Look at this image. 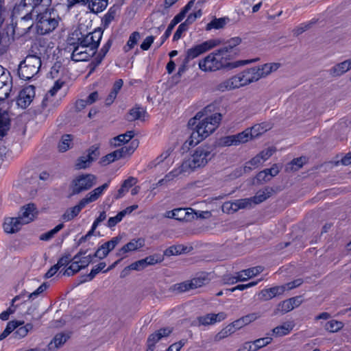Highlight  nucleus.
I'll return each instance as SVG.
<instances>
[{
  "instance_id": "obj_1",
  "label": "nucleus",
  "mask_w": 351,
  "mask_h": 351,
  "mask_svg": "<svg viewBox=\"0 0 351 351\" xmlns=\"http://www.w3.org/2000/svg\"><path fill=\"white\" fill-rule=\"evenodd\" d=\"M204 115L202 112H198L195 116L189 121V127L195 126L189 138L184 142V146L189 149L207 138L218 128L221 120L220 113H215L201 120Z\"/></svg>"
},
{
  "instance_id": "obj_2",
  "label": "nucleus",
  "mask_w": 351,
  "mask_h": 351,
  "mask_svg": "<svg viewBox=\"0 0 351 351\" xmlns=\"http://www.w3.org/2000/svg\"><path fill=\"white\" fill-rule=\"evenodd\" d=\"M259 60L258 58L245 60H238L236 62H230V58L225 56L219 49L209 53L204 59L199 60V68L203 71H216L218 70L227 69H232L239 67L247 64L256 62Z\"/></svg>"
},
{
  "instance_id": "obj_3",
  "label": "nucleus",
  "mask_w": 351,
  "mask_h": 351,
  "mask_svg": "<svg viewBox=\"0 0 351 351\" xmlns=\"http://www.w3.org/2000/svg\"><path fill=\"white\" fill-rule=\"evenodd\" d=\"M215 155V147L211 145H202L196 148L191 157L182 162L183 168L188 173L197 168L204 167Z\"/></svg>"
},
{
  "instance_id": "obj_4",
  "label": "nucleus",
  "mask_w": 351,
  "mask_h": 351,
  "mask_svg": "<svg viewBox=\"0 0 351 351\" xmlns=\"http://www.w3.org/2000/svg\"><path fill=\"white\" fill-rule=\"evenodd\" d=\"M40 66V58L36 55H29L19 65V76L21 80H29L38 73Z\"/></svg>"
},
{
  "instance_id": "obj_5",
  "label": "nucleus",
  "mask_w": 351,
  "mask_h": 351,
  "mask_svg": "<svg viewBox=\"0 0 351 351\" xmlns=\"http://www.w3.org/2000/svg\"><path fill=\"white\" fill-rule=\"evenodd\" d=\"M97 183V177L91 173L81 174L75 177L70 184L71 195L88 191Z\"/></svg>"
},
{
  "instance_id": "obj_6",
  "label": "nucleus",
  "mask_w": 351,
  "mask_h": 351,
  "mask_svg": "<svg viewBox=\"0 0 351 351\" xmlns=\"http://www.w3.org/2000/svg\"><path fill=\"white\" fill-rule=\"evenodd\" d=\"M36 13H38L36 12ZM36 28L39 34L44 35L54 30L58 25L54 14L46 10L36 14Z\"/></svg>"
},
{
  "instance_id": "obj_7",
  "label": "nucleus",
  "mask_w": 351,
  "mask_h": 351,
  "mask_svg": "<svg viewBox=\"0 0 351 351\" xmlns=\"http://www.w3.org/2000/svg\"><path fill=\"white\" fill-rule=\"evenodd\" d=\"M99 145L95 144L90 146L86 152V154L77 158L75 163L76 169H85L91 165L93 162L97 160L100 156Z\"/></svg>"
},
{
  "instance_id": "obj_8",
  "label": "nucleus",
  "mask_w": 351,
  "mask_h": 351,
  "mask_svg": "<svg viewBox=\"0 0 351 351\" xmlns=\"http://www.w3.org/2000/svg\"><path fill=\"white\" fill-rule=\"evenodd\" d=\"M220 43L221 42L219 40L211 39L197 45L186 50L184 58L190 62L191 60L197 58L201 54L219 45Z\"/></svg>"
},
{
  "instance_id": "obj_9",
  "label": "nucleus",
  "mask_w": 351,
  "mask_h": 351,
  "mask_svg": "<svg viewBox=\"0 0 351 351\" xmlns=\"http://www.w3.org/2000/svg\"><path fill=\"white\" fill-rule=\"evenodd\" d=\"M102 35L103 31L101 28L99 27L85 36L82 35L81 37L77 38V41L80 45H83L86 48L91 49L92 51H93L95 53L102 38Z\"/></svg>"
},
{
  "instance_id": "obj_10",
  "label": "nucleus",
  "mask_w": 351,
  "mask_h": 351,
  "mask_svg": "<svg viewBox=\"0 0 351 351\" xmlns=\"http://www.w3.org/2000/svg\"><path fill=\"white\" fill-rule=\"evenodd\" d=\"M250 84L245 78V75L243 71L238 73L237 75L219 83L217 86V90L224 92L232 89L237 88L241 86Z\"/></svg>"
},
{
  "instance_id": "obj_11",
  "label": "nucleus",
  "mask_w": 351,
  "mask_h": 351,
  "mask_svg": "<svg viewBox=\"0 0 351 351\" xmlns=\"http://www.w3.org/2000/svg\"><path fill=\"white\" fill-rule=\"evenodd\" d=\"M14 15H21V19L16 23L14 31H20L21 34H25L29 32V29L34 25L33 22V13L29 12V10H23V12L20 14H14Z\"/></svg>"
},
{
  "instance_id": "obj_12",
  "label": "nucleus",
  "mask_w": 351,
  "mask_h": 351,
  "mask_svg": "<svg viewBox=\"0 0 351 351\" xmlns=\"http://www.w3.org/2000/svg\"><path fill=\"white\" fill-rule=\"evenodd\" d=\"M71 45L73 47L71 58L74 62L86 61L95 54L93 51H92L91 49L80 45L78 41L77 43H73Z\"/></svg>"
},
{
  "instance_id": "obj_13",
  "label": "nucleus",
  "mask_w": 351,
  "mask_h": 351,
  "mask_svg": "<svg viewBox=\"0 0 351 351\" xmlns=\"http://www.w3.org/2000/svg\"><path fill=\"white\" fill-rule=\"evenodd\" d=\"M172 332V329L167 327L162 328L149 335L147 339V350L154 351L155 345L162 337H168Z\"/></svg>"
},
{
  "instance_id": "obj_14",
  "label": "nucleus",
  "mask_w": 351,
  "mask_h": 351,
  "mask_svg": "<svg viewBox=\"0 0 351 351\" xmlns=\"http://www.w3.org/2000/svg\"><path fill=\"white\" fill-rule=\"evenodd\" d=\"M121 240V237H113L111 240L102 244L93 255L99 259L106 258L110 252L113 250Z\"/></svg>"
},
{
  "instance_id": "obj_15",
  "label": "nucleus",
  "mask_w": 351,
  "mask_h": 351,
  "mask_svg": "<svg viewBox=\"0 0 351 351\" xmlns=\"http://www.w3.org/2000/svg\"><path fill=\"white\" fill-rule=\"evenodd\" d=\"M35 96V88L32 85H29L19 92L17 104L22 108H26L32 101Z\"/></svg>"
},
{
  "instance_id": "obj_16",
  "label": "nucleus",
  "mask_w": 351,
  "mask_h": 351,
  "mask_svg": "<svg viewBox=\"0 0 351 351\" xmlns=\"http://www.w3.org/2000/svg\"><path fill=\"white\" fill-rule=\"evenodd\" d=\"M241 41L240 37L232 38L227 40L225 45L219 49L225 56H228L230 60L239 54V51L236 49V47L241 44Z\"/></svg>"
},
{
  "instance_id": "obj_17",
  "label": "nucleus",
  "mask_w": 351,
  "mask_h": 351,
  "mask_svg": "<svg viewBox=\"0 0 351 351\" xmlns=\"http://www.w3.org/2000/svg\"><path fill=\"white\" fill-rule=\"evenodd\" d=\"M263 271V267L262 266H256L252 268H249L247 269L242 270L240 272L237 274L235 278H232V281L228 282L230 284H234L239 281H245L247 279L256 276L257 274L261 273Z\"/></svg>"
},
{
  "instance_id": "obj_18",
  "label": "nucleus",
  "mask_w": 351,
  "mask_h": 351,
  "mask_svg": "<svg viewBox=\"0 0 351 351\" xmlns=\"http://www.w3.org/2000/svg\"><path fill=\"white\" fill-rule=\"evenodd\" d=\"M36 206L34 204H28L21 208L18 218L22 224H27L34 220L36 215Z\"/></svg>"
},
{
  "instance_id": "obj_19",
  "label": "nucleus",
  "mask_w": 351,
  "mask_h": 351,
  "mask_svg": "<svg viewBox=\"0 0 351 351\" xmlns=\"http://www.w3.org/2000/svg\"><path fill=\"white\" fill-rule=\"evenodd\" d=\"M226 314L224 312L215 313H208L203 316L197 317L199 325L209 326L218 322L224 320L226 318Z\"/></svg>"
},
{
  "instance_id": "obj_20",
  "label": "nucleus",
  "mask_w": 351,
  "mask_h": 351,
  "mask_svg": "<svg viewBox=\"0 0 351 351\" xmlns=\"http://www.w3.org/2000/svg\"><path fill=\"white\" fill-rule=\"evenodd\" d=\"M285 291V286H276L262 290L260 292L258 296L260 300L267 301L272 299L276 296L282 294Z\"/></svg>"
},
{
  "instance_id": "obj_21",
  "label": "nucleus",
  "mask_w": 351,
  "mask_h": 351,
  "mask_svg": "<svg viewBox=\"0 0 351 351\" xmlns=\"http://www.w3.org/2000/svg\"><path fill=\"white\" fill-rule=\"evenodd\" d=\"M43 0H23L19 5H16L13 10L14 14H20L23 10H29L34 13L36 6L40 5Z\"/></svg>"
},
{
  "instance_id": "obj_22",
  "label": "nucleus",
  "mask_w": 351,
  "mask_h": 351,
  "mask_svg": "<svg viewBox=\"0 0 351 351\" xmlns=\"http://www.w3.org/2000/svg\"><path fill=\"white\" fill-rule=\"evenodd\" d=\"M351 69V58L346 60L333 66L329 70V74L332 77H340Z\"/></svg>"
},
{
  "instance_id": "obj_23",
  "label": "nucleus",
  "mask_w": 351,
  "mask_h": 351,
  "mask_svg": "<svg viewBox=\"0 0 351 351\" xmlns=\"http://www.w3.org/2000/svg\"><path fill=\"white\" fill-rule=\"evenodd\" d=\"M86 205L87 204L84 202V200L82 199L76 206L66 209L64 213L62 215V219L65 221H71L79 215L82 208H84Z\"/></svg>"
},
{
  "instance_id": "obj_24",
  "label": "nucleus",
  "mask_w": 351,
  "mask_h": 351,
  "mask_svg": "<svg viewBox=\"0 0 351 351\" xmlns=\"http://www.w3.org/2000/svg\"><path fill=\"white\" fill-rule=\"evenodd\" d=\"M144 245V240L142 239H133L130 241L129 243L123 245L121 248L119 250L117 253V256H121L123 254L136 250Z\"/></svg>"
},
{
  "instance_id": "obj_25",
  "label": "nucleus",
  "mask_w": 351,
  "mask_h": 351,
  "mask_svg": "<svg viewBox=\"0 0 351 351\" xmlns=\"http://www.w3.org/2000/svg\"><path fill=\"white\" fill-rule=\"evenodd\" d=\"M22 225L21 219L18 217H9L5 219L3 229L6 233L13 234L18 232Z\"/></svg>"
},
{
  "instance_id": "obj_26",
  "label": "nucleus",
  "mask_w": 351,
  "mask_h": 351,
  "mask_svg": "<svg viewBox=\"0 0 351 351\" xmlns=\"http://www.w3.org/2000/svg\"><path fill=\"white\" fill-rule=\"evenodd\" d=\"M279 171V167L276 164H274L271 168L265 169L263 171H260L257 174L256 178L258 181L267 182L270 180L271 177H274L278 174Z\"/></svg>"
},
{
  "instance_id": "obj_27",
  "label": "nucleus",
  "mask_w": 351,
  "mask_h": 351,
  "mask_svg": "<svg viewBox=\"0 0 351 351\" xmlns=\"http://www.w3.org/2000/svg\"><path fill=\"white\" fill-rule=\"evenodd\" d=\"M108 183H104L103 185L95 188L94 190L89 192L84 198V202L86 204H88L91 202H93L99 199V197L102 195L104 190H106L108 187Z\"/></svg>"
},
{
  "instance_id": "obj_28",
  "label": "nucleus",
  "mask_w": 351,
  "mask_h": 351,
  "mask_svg": "<svg viewBox=\"0 0 351 351\" xmlns=\"http://www.w3.org/2000/svg\"><path fill=\"white\" fill-rule=\"evenodd\" d=\"M185 16H186V13H184V12L181 10V12L179 14H178L176 16H174V18L171 20V21L169 24L167 29H166L164 35L162 37V40L161 44H162L170 36V35L172 32V30L173 29L175 26L178 23L181 22L184 19Z\"/></svg>"
},
{
  "instance_id": "obj_29",
  "label": "nucleus",
  "mask_w": 351,
  "mask_h": 351,
  "mask_svg": "<svg viewBox=\"0 0 351 351\" xmlns=\"http://www.w3.org/2000/svg\"><path fill=\"white\" fill-rule=\"evenodd\" d=\"M186 173H188V171L186 168H183V163H182L178 168L173 169L168 174H167L164 178L160 180L158 182L157 185L162 186V184L173 180L175 178L179 176L180 175L184 174Z\"/></svg>"
},
{
  "instance_id": "obj_30",
  "label": "nucleus",
  "mask_w": 351,
  "mask_h": 351,
  "mask_svg": "<svg viewBox=\"0 0 351 351\" xmlns=\"http://www.w3.org/2000/svg\"><path fill=\"white\" fill-rule=\"evenodd\" d=\"M274 192V191L272 188L267 186L263 190H259L256 195L251 198L252 202H253L254 204H260L269 198Z\"/></svg>"
},
{
  "instance_id": "obj_31",
  "label": "nucleus",
  "mask_w": 351,
  "mask_h": 351,
  "mask_svg": "<svg viewBox=\"0 0 351 351\" xmlns=\"http://www.w3.org/2000/svg\"><path fill=\"white\" fill-rule=\"evenodd\" d=\"M134 131L130 130L125 134H119L111 139L110 143L114 147H119L123 143L129 142L134 136Z\"/></svg>"
},
{
  "instance_id": "obj_32",
  "label": "nucleus",
  "mask_w": 351,
  "mask_h": 351,
  "mask_svg": "<svg viewBox=\"0 0 351 351\" xmlns=\"http://www.w3.org/2000/svg\"><path fill=\"white\" fill-rule=\"evenodd\" d=\"M280 66V64L276 62L266 63L261 66H257L258 68L260 79L266 77L272 72L277 71Z\"/></svg>"
},
{
  "instance_id": "obj_33",
  "label": "nucleus",
  "mask_w": 351,
  "mask_h": 351,
  "mask_svg": "<svg viewBox=\"0 0 351 351\" xmlns=\"http://www.w3.org/2000/svg\"><path fill=\"white\" fill-rule=\"evenodd\" d=\"M10 117L5 110L0 109V138L6 134L10 128Z\"/></svg>"
},
{
  "instance_id": "obj_34",
  "label": "nucleus",
  "mask_w": 351,
  "mask_h": 351,
  "mask_svg": "<svg viewBox=\"0 0 351 351\" xmlns=\"http://www.w3.org/2000/svg\"><path fill=\"white\" fill-rule=\"evenodd\" d=\"M138 182L137 178L134 177H129L128 179L125 180L122 183L121 188L118 190L117 195L115 196L116 199H119L125 194V193L128 192V190L134 184H136Z\"/></svg>"
},
{
  "instance_id": "obj_35",
  "label": "nucleus",
  "mask_w": 351,
  "mask_h": 351,
  "mask_svg": "<svg viewBox=\"0 0 351 351\" xmlns=\"http://www.w3.org/2000/svg\"><path fill=\"white\" fill-rule=\"evenodd\" d=\"M108 4V0H91L88 7L93 13H99L105 10Z\"/></svg>"
},
{
  "instance_id": "obj_36",
  "label": "nucleus",
  "mask_w": 351,
  "mask_h": 351,
  "mask_svg": "<svg viewBox=\"0 0 351 351\" xmlns=\"http://www.w3.org/2000/svg\"><path fill=\"white\" fill-rule=\"evenodd\" d=\"M138 143H139L138 140H134L130 143L129 145L124 146L120 149H118V151L120 154L121 158H125L128 156H129L132 154H133L136 149L138 147Z\"/></svg>"
},
{
  "instance_id": "obj_37",
  "label": "nucleus",
  "mask_w": 351,
  "mask_h": 351,
  "mask_svg": "<svg viewBox=\"0 0 351 351\" xmlns=\"http://www.w3.org/2000/svg\"><path fill=\"white\" fill-rule=\"evenodd\" d=\"M24 324V322L21 321H10L7 324V326L3 332L0 335V341L6 338L12 331H14L16 328L22 326Z\"/></svg>"
},
{
  "instance_id": "obj_38",
  "label": "nucleus",
  "mask_w": 351,
  "mask_h": 351,
  "mask_svg": "<svg viewBox=\"0 0 351 351\" xmlns=\"http://www.w3.org/2000/svg\"><path fill=\"white\" fill-rule=\"evenodd\" d=\"M117 9V7L114 5L112 6L102 18L101 25L104 26V29L107 28L110 23L114 19Z\"/></svg>"
},
{
  "instance_id": "obj_39",
  "label": "nucleus",
  "mask_w": 351,
  "mask_h": 351,
  "mask_svg": "<svg viewBox=\"0 0 351 351\" xmlns=\"http://www.w3.org/2000/svg\"><path fill=\"white\" fill-rule=\"evenodd\" d=\"M293 329V326L290 323H284L280 326L275 327L272 330V333L276 337H282L288 335Z\"/></svg>"
},
{
  "instance_id": "obj_40",
  "label": "nucleus",
  "mask_w": 351,
  "mask_h": 351,
  "mask_svg": "<svg viewBox=\"0 0 351 351\" xmlns=\"http://www.w3.org/2000/svg\"><path fill=\"white\" fill-rule=\"evenodd\" d=\"M244 74L245 75V78L248 81L249 84L252 82H257L260 80L258 68L257 66H254L247 69L243 71Z\"/></svg>"
},
{
  "instance_id": "obj_41",
  "label": "nucleus",
  "mask_w": 351,
  "mask_h": 351,
  "mask_svg": "<svg viewBox=\"0 0 351 351\" xmlns=\"http://www.w3.org/2000/svg\"><path fill=\"white\" fill-rule=\"evenodd\" d=\"M236 332V329L234 327L232 323L228 324L227 326L223 328L221 331H219L214 337L215 341H219L223 339L230 336Z\"/></svg>"
},
{
  "instance_id": "obj_42",
  "label": "nucleus",
  "mask_w": 351,
  "mask_h": 351,
  "mask_svg": "<svg viewBox=\"0 0 351 351\" xmlns=\"http://www.w3.org/2000/svg\"><path fill=\"white\" fill-rule=\"evenodd\" d=\"M227 21H228V18H214L210 23H208L206 26V30L210 31L212 29H219L223 27L226 24Z\"/></svg>"
},
{
  "instance_id": "obj_43",
  "label": "nucleus",
  "mask_w": 351,
  "mask_h": 351,
  "mask_svg": "<svg viewBox=\"0 0 351 351\" xmlns=\"http://www.w3.org/2000/svg\"><path fill=\"white\" fill-rule=\"evenodd\" d=\"M145 114L146 112L144 110L140 108H133L128 114L126 119L128 121H134L135 120L141 119Z\"/></svg>"
},
{
  "instance_id": "obj_44",
  "label": "nucleus",
  "mask_w": 351,
  "mask_h": 351,
  "mask_svg": "<svg viewBox=\"0 0 351 351\" xmlns=\"http://www.w3.org/2000/svg\"><path fill=\"white\" fill-rule=\"evenodd\" d=\"M69 338V336L63 333L57 334L49 344V348L51 350L53 348V345L54 346V348H58L62 345H63L67 339Z\"/></svg>"
},
{
  "instance_id": "obj_45",
  "label": "nucleus",
  "mask_w": 351,
  "mask_h": 351,
  "mask_svg": "<svg viewBox=\"0 0 351 351\" xmlns=\"http://www.w3.org/2000/svg\"><path fill=\"white\" fill-rule=\"evenodd\" d=\"M141 38L140 33L138 32H134L129 37L127 44L123 47V50L125 52L129 51L137 44L138 41Z\"/></svg>"
},
{
  "instance_id": "obj_46",
  "label": "nucleus",
  "mask_w": 351,
  "mask_h": 351,
  "mask_svg": "<svg viewBox=\"0 0 351 351\" xmlns=\"http://www.w3.org/2000/svg\"><path fill=\"white\" fill-rule=\"evenodd\" d=\"M190 214L185 208H177L171 211V217L179 221L189 220Z\"/></svg>"
},
{
  "instance_id": "obj_47",
  "label": "nucleus",
  "mask_w": 351,
  "mask_h": 351,
  "mask_svg": "<svg viewBox=\"0 0 351 351\" xmlns=\"http://www.w3.org/2000/svg\"><path fill=\"white\" fill-rule=\"evenodd\" d=\"M303 166V158L302 157L294 158L290 162L287 164L285 171H296Z\"/></svg>"
},
{
  "instance_id": "obj_48",
  "label": "nucleus",
  "mask_w": 351,
  "mask_h": 351,
  "mask_svg": "<svg viewBox=\"0 0 351 351\" xmlns=\"http://www.w3.org/2000/svg\"><path fill=\"white\" fill-rule=\"evenodd\" d=\"M33 325L32 324H27L25 326L18 327L16 330L14 332L13 335L15 339H20L25 337L29 331L32 330Z\"/></svg>"
},
{
  "instance_id": "obj_49",
  "label": "nucleus",
  "mask_w": 351,
  "mask_h": 351,
  "mask_svg": "<svg viewBox=\"0 0 351 351\" xmlns=\"http://www.w3.org/2000/svg\"><path fill=\"white\" fill-rule=\"evenodd\" d=\"M72 141L71 134H64L62 136L58 144V149L61 152H64L70 148V144Z\"/></svg>"
},
{
  "instance_id": "obj_50",
  "label": "nucleus",
  "mask_w": 351,
  "mask_h": 351,
  "mask_svg": "<svg viewBox=\"0 0 351 351\" xmlns=\"http://www.w3.org/2000/svg\"><path fill=\"white\" fill-rule=\"evenodd\" d=\"M343 327V324L341 322L337 320H330L326 323L324 328L330 332H335L341 330Z\"/></svg>"
},
{
  "instance_id": "obj_51",
  "label": "nucleus",
  "mask_w": 351,
  "mask_h": 351,
  "mask_svg": "<svg viewBox=\"0 0 351 351\" xmlns=\"http://www.w3.org/2000/svg\"><path fill=\"white\" fill-rule=\"evenodd\" d=\"M64 228L63 223H60L58 226H56L52 230L42 234L40 236V240L41 241H49L51 239H52L56 234H57L60 230H62Z\"/></svg>"
},
{
  "instance_id": "obj_52",
  "label": "nucleus",
  "mask_w": 351,
  "mask_h": 351,
  "mask_svg": "<svg viewBox=\"0 0 351 351\" xmlns=\"http://www.w3.org/2000/svg\"><path fill=\"white\" fill-rule=\"evenodd\" d=\"M71 265L64 271L62 274L64 276H73L83 269L80 263L74 261H71Z\"/></svg>"
},
{
  "instance_id": "obj_53",
  "label": "nucleus",
  "mask_w": 351,
  "mask_h": 351,
  "mask_svg": "<svg viewBox=\"0 0 351 351\" xmlns=\"http://www.w3.org/2000/svg\"><path fill=\"white\" fill-rule=\"evenodd\" d=\"M250 131H248L247 129L243 131L242 132H240L237 134L234 135V137H235V141L236 144L239 145L240 143H243L247 142L249 140L252 139L250 136Z\"/></svg>"
},
{
  "instance_id": "obj_54",
  "label": "nucleus",
  "mask_w": 351,
  "mask_h": 351,
  "mask_svg": "<svg viewBox=\"0 0 351 351\" xmlns=\"http://www.w3.org/2000/svg\"><path fill=\"white\" fill-rule=\"evenodd\" d=\"M163 260V256L158 254H155L154 255L147 256L143 259V263L145 264L146 267L148 265H155L158 263H161Z\"/></svg>"
},
{
  "instance_id": "obj_55",
  "label": "nucleus",
  "mask_w": 351,
  "mask_h": 351,
  "mask_svg": "<svg viewBox=\"0 0 351 351\" xmlns=\"http://www.w3.org/2000/svg\"><path fill=\"white\" fill-rule=\"evenodd\" d=\"M190 289H192V288L189 281L175 284L171 287V290L176 293H182Z\"/></svg>"
},
{
  "instance_id": "obj_56",
  "label": "nucleus",
  "mask_w": 351,
  "mask_h": 351,
  "mask_svg": "<svg viewBox=\"0 0 351 351\" xmlns=\"http://www.w3.org/2000/svg\"><path fill=\"white\" fill-rule=\"evenodd\" d=\"M185 248L182 245H173L164 251V256H170L173 255L180 254L184 251Z\"/></svg>"
},
{
  "instance_id": "obj_57",
  "label": "nucleus",
  "mask_w": 351,
  "mask_h": 351,
  "mask_svg": "<svg viewBox=\"0 0 351 351\" xmlns=\"http://www.w3.org/2000/svg\"><path fill=\"white\" fill-rule=\"evenodd\" d=\"M269 128H262V125H254L250 128H247L248 131H250V136L252 138H255L265 132Z\"/></svg>"
},
{
  "instance_id": "obj_58",
  "label": "nucleus",
  "mask_w": 351,
  "mask_h": 351,
  "mask_svg": "<svg viewBox=\"0 0 351 351\" xmlns=\"http://www.w3.org/2000/svg\"><path fill=\"white\" fill-rule=\"evenodd\" d=\"M271 341L272 338L269 337L256 339L254 341H252L254 345V350H256L257 351L258 349L269 344L271 342Z\"/></svg>"
},
{
  "instance_id": "obj_59",
  "label": "nucleus",
  "mask_w": 351,
  "mask_h": 351,
  "mask_svg": "<svg viewBox=\"0 0 351 351\" xmlns=\"http://www.w3.org/2000/svg\"><path fill=\"white\" fill-rule=\"evenodd\" d=\"M293 310V306L289 300H285L278 305L277 311L285 314Z\"/></svg>"
},
{
  "instance_id": "obj_60",
  "label": "nucleus",
  "mask_w": 351,
  "mask_h": 351,
  "mask_svg": "<svg viewBox=\"0 0 351 351\" xmlns=\"http://www.w3.org/2000/svg\"><path fill=\"white\" fill-rule=\"evenodd\" d=\"M190 282L192 289L200 287L205 285L207 282V278L204 277L194 278Z\"/></svg>"
},
{
  "instance_id": "obj_61",
  "label": "nucleus",
  "mask_w": 351,
  "mask_h": 351,
  "mask_svg": "<svg viewBox=\"0 0 351 351\" xmlns=\"http://www.w3.org/2000/svg\"><path fill=\"white\" fill-rule=\"evenodd\" d=\"M188 28L189 27L186 25V24H184L183 23H181L178 26L177 30L176 31V32L173 35V41L178 40L182 37V33L187 31Z\"/></svg>"
},
{
  "instance_id": "obj_62",
  "label": "nucleus",
  "mask_w": 351,
  "mask_h": 351,
  "mask_svg": "<svg viewBox=\"0 0 351 351\" xmlns=\"http://www.w3.org/2000/svg\"><path fill=\"white\" fill-rule=\"evenodd\" d=\"M9 38L7 36L0 35V55L6 52L8 47Z\"/></svg>"
},
{
  "instance_id": "obj_63",
  "label": "nucleus",
  "mask_w": 351,
  "mask_h": 351,
  "mask_svg": "<svg viewBox=\"0 0 351 351\" xmlns=\"http://www.w3.org/2000/svg\"><path fill=\"white\" fill-rule=\"evenodd\" d=\"M10 90V86L6 83L0 85V101L8 98L9 95L8 91Z\"/></svg>"
},
{
  "instance_id": "obj_64",
  "label": "nucleus",
  "mask_w": 351,
  "mask_h": 351,
  "mask_svg": "<svg viewBox=\"0 0 351 351\" xmlns=\"http://www.w3.org/2000/svg\"><path fill=\"white\" fill-rule=\"evenodd\" d=\"M276 152V148L274 147H268L264 150H263L259 155L261 156V158L263 161L267 160L269 157H271L273 154Z\"/></svg>"
}]
</instances>
